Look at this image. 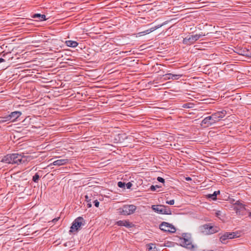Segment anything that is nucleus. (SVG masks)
<instances>
[{
	"instance_id": "nucleus-1",
	"label": "nucleus",
	"mask_w": 251,
	"mask_h": 251,
	"mask_svg": "<svg viewBox=\"0 0 251 251\" xmlns=\"http://www.w3.org/2000/svg\"><path fill=\"white\" fill-rule=\"evenodd\" d=\"M226 111H218L212 114L211 116L205 118L201 122V125H206L207 126H211L223 119L226 115Z\"/></svg>"
},
{
	"instance_id": "nucleus-2",
	"label": "nucleus",
	"mask_w": 251,
	"mask_h": 251,
	"mask_svg": "<svg viewBox=\"0 0 251 251\" xmlns=\"http://www.w3.org/2000/svg\"><path fill=\"white\" fill-rule=\"evenodd\" d=\"M179 243L182 247L188 249H195L196 246L193 244L191 235L189 233H183L179 239Z\"/></svg>"
},
{
	"instance_id": "nucleus-3",
	"label": "nucleus",
	"mask_w": 251,
	"mask_h": 251,
	"mask_svg": "<svg viewBox=\"0 0 251 251\" xmlns=\"http://www.w3.org/2000/svg\"><path fill=\"white\" fill-rule=\"evenodd\" d=\"M13 157L14 158V164H25L33 159L30 155H24L21 154L13 153Z\"/></svg>"
},
{
	"instance_id": "nucleus-4",
	"label": "nucleus",
	"mask_w": 251,
	"mask_h": 251,
	"mask_svg": "<svg viewBox=\"0 0 251 251\" xmlns=\"http://www.w3.org/2000/svg\"><path fill=\"white\" fill-rule=\"evenodd\" d=\"M204 34H196L189 35L183 39V43L185 44L191 45L198 40L201 37L204 36Z\"/></svg>"
},
{
	"instance_id": "nucleus-5",
	"label": "nucleus",
	"mask_w": 251,
	"mask_h": 251,
	"mask_svg": "<svg viewBox=\"0 0 251 251\" xmlns=\"http://www.w3.org/2000/svg\"><path fill=\"white\" fill-rule=\"evenodd\" d=\"M136 209V206L130 205H125L119 209V212L124 215H130L134 212Z\"/></svg>"
},
{
	"instance_id": "nucleus-6",
	"label": "nucleus",
	"mask_w": 251,
	"mask_h": 251,
	"mask_svg": "<svg viewBox=\"0 0 251 251\" xmlns=\"http://www.w3.org/2000/svg\"><path fill=\"white\" fill-rule=\"evenodd\" d=\"M152 209L155 212L161 214H171V210L165 206L162 205H152Z\"/></svg>"
},
{
	"instance_id": "nucleus-7",
	"label": "nucleus",
	"mask_w": 251,
	"mask_h": 251,
	"mask_svg": "<svg viewBox=\"0 0 251 251\" xmlns=\"http://www.w3.org/2000/svg\"><path fill=\"white\" fill-rule=\"evenodd\" d=\"M238 237V233L236 232H226L222 235L220 237V240L223 244H226L228 239H232Z\"/></svg>"
},
{
	"instance_id": "nucleus-8",
	"label": "nucleus",
	"mask_w": 251,
	"mask_h": 251,
	"mask_svg": "<svg viewBox=\"0 0 251 251\" xmlns=\"http://www.w3.org/2000/svg\"><path fill=\"white\" fill-rule=\"evenodd\" d=\"M160 228L162 230L171 233H174L176 231L174 226L166 222H163L160 225Z\"/></svg>"
},
{
	"instance_id": "nucleus-9",
	"label": "nucleus",
	"mask_w": 251,
	"mask_h": 251,
	"mask_svg": "<svg viewBox=\"0 0 251 251\" xmlns=\"http://www.w3.org/2000/svg\"><path fill=\"white\" fill-rule=\"evenodd\" d=\"M21 114L22 113L20 111H14L11 112L8 116L4 118V120H2L1 122H4L8 121L14 122L16 119H17L21 115Z\"/></svg>"
},
{
	"instance_id": "nucleus-10",
	"label": "nucleus",
	"mask_w": 251,
	"mask_h": 251,
	"mask_svg": "<svg viewBox=\"0 0 251 251\" xmlns=\"http://www.w3.org/2000/svg\"><path fill=\"white\" fill-rule=\"evenodd\" d=\"M80 48L79 49V59H84L85 58H87L89 56L90 52L85 47H84L83 49L82 47V43H80Z\"/></svg>"
},
{
	"instance_id": "nucleus-11",
	"label": "nucleus",
	"mask_w": 251,
	"mask_h": 251,
	"mask_svg": "<svg viewBox=\"0 0 251 251\" xmlns=\"http://www.w3.org/2000/svg\"><path fill=\"white\" fill-rule=\"evenodd\" d=\"M78 229V218H76L70 227L69 233L70 234H76Z\"/></svg>"
},
{
	"instance_id": "nucleus-12",
	"label": "nucleus",
	"mask_w": 251,
	"mask_h": 251,
	"mask_svg": "<svg viewBox=\"0 0 251 251\" xmlns=\"http://www.w3.org/2000/svg\"><path fill=\"white\" fill-rule=\"evenodd\" d=\"M14 158L13 157V154H8L5 156L1 160V162L8 163L14 164Z\"/></svg>"
},
{
	"instance_id": "nucleus-13",
	"label": "nucleus",
	"mask_w": 251,
	"mask_h": 251,
	"mask_svg": "<svg viewBox=\"0 0 251 251\" xmlns=\"http://www.w3.org/2000/svg\"><path fill=\"white\" fill-rule=\"evenodd\" d=\"M68 162V159H60L53 161L52 163L49 165V166H51L52 165L54 166H61L66 164Z\"/></svg>"
},
{
	"instance_id": "nucleus-14",
	"label": "nucleus",
	"mask_w": 251,
	"mask_h": 251,
	"mask_svg": "<svg viewBox=\"0 0 251 251\" xmlns=\"http://www.w3.org/2000/svg\"><path fill=\"white\" fill-rule=\"evenodd\" d=\"M116 224L119 226H124L126 227H131L132 226V223L127 220H120L117 222Z\"/></svg>"
},
{
	"instance_id": "nucleus-15",
	"label": "nucleus",
	"mask_w": 251,
	"mask_h": 251,
	"mask_svg": "<svg viewBox=\"0 0 251 251\" xmlns=\"http://www.w3.org/2000/svg\"><path fill=\"white\" fill-rule=\"evenodd\" d=\"M164 79L166 80H168L170 79L176 80L179 79L180 77L182 76L181 75H173L172 74H167L164 75Z\"/></svg>"
},
{
	"instance_id": "nucleus-16",
	"label": "nucleus",
	"mask_w": 251,
	"mask_h": 251,
	"mask_svg": "<svg viewBox=\"0 0 251 251\" xmlns=\"http://www.w3.org/2000/svg\"><path fill=\"white\" fill-rule=\"evenodd\" d=\"M32 17L33 18H38L39 21H45L47 20L45 15L40 14H35L32 16Z\"/></svg>"
},
{
	"instance_id": "nucleus-17",
	"label": "nucleus",
	"mask_w": 251,
	"mask_h": 251,
	"mask_svg": "<svg viewBox=\"0 0 251 251\" xmlns=\"http://www.w3.org/2000/svg\"><path fill=\"white\" fill-rule=\"evenodd\" d=\"M205 229H208V231H207V233L208 234H213L218 231L217 230L215 229L214 227L212 226H209L208 225L205 226Z\"/></svg>"
},
{
	"instance_id": "nucleus-18",
	"label": "nucleus",
	"mask_w": 251,
	"mask_h": 251,
	"mask_svg": "<svg viewBox=\"0 0 251 251\" xmlns=\"http://www.w3.org/2000/svg\"><path fill=\"white\" fill-rule=\"evenodd\" d=\"M66 44L67 46L70 47H75L77 46L78 43L75 41H66Z\"/></svg>"
},
{
	"instance_id": "nucleus-19",
	"label": "nucleus",
	"mask_w": 251,
	"mask_h": 251,
	"mask_svg": "<svg viewBox=\"0 0 251 251\" xmlns=\"http://www.w3.org/2000/svg\"><path fill=\"white\" fill-rule=\"evenodd\" d=\"M215 216L221 220H224V216L221 211H217L215 212Z\"/></svg>"
},
{
	"instance_id": "nucleus-20",
	"label": "nucleus",
	"mask_w": 251,
	"mask_h": 251,
	"mask_svg": "<svg viewBox=\"0 0 251 251\" xmlns=\"http://www.w3.org/2000/svg\"><path fill=\"white\" fill-rule=\"evenodd\" d=\"M39 175L36 173L33 176V178H32V180L34 182H37L39 179Z\"/></svg>"
},
{
	"instance_id": "nucleus-21",
	"label": "nucleus",
	"mask_w": 251,
	"mask_h": 251,
	"mask_svg": "<svg viewBox=\"0 0 251 251\" xmlns=\"http://www.w3.org/2000/svg\"><path fill=\"white\" fill-rule=\"evenodd\" d=\"M207 197L213 200H216L217 198H215V195L212 194H209L207 195Z\"/></svg>"
},
{
	"instance_id": "nucleus-22",
	"label": "nucleus",
	"mask_w": 251,
	"mask_h": 251,
	"mask_svg": "<svg viewBox=\"0 0 251 251\" xmlns=\"http://www.w3.org/2000/svg\"><path fill=\"white\" fill-rule=\"evenodd\" d=\"M125 185V183L122 182L121 181H119L118 183V186L120 188H123Z\"/></svg>"
},
{
	"instance_id": "nucleus-23",
	"label": "nucleus",
	"mask_w": 251,
	"mask_h": 251,
	"mask_svg": "<svg viewBox=\"0 0 251 251\" xmlns=\"http://www.w3.org/2000/svg\"><path fill=\"white\" fill-rule=\"evenodd\" d=\"M84 221H83V218H82L81 217H79V227L82 225H84Z\"/></svg>"
},
{
	"instance_id": "nucleus-24",
	"label": "nucleus",
	"mask_w": 251,
	"mask_h": 251,
	"mask_svg": "<svg viewBox=\"0 0 251 251\" xmlns=\"http://www.w3.org/2000/svg\"><path fill=\"white\" fill-rule=\"evenodd\" d=\"M157 180L159 181V182H162V183H164L165 182V180L164 178H163L162 177H159L158 176L157 178Z\"/></svg>"
},
{
	"instance_id": "nucleus-25",
	"label": "nucleus",
	"mask_w": 251,
	"mask_h": 251,
	"mask_svg": "<svg viewBox=\"0 0 251 251\" xmlns=\"http://www.w3.org/2000/svg\"><path fill=\"white\" fill-rule=\"evenodd\" d=\"M160 187L158 186V185H156V186H154V185H151V191H155L156 190V188H159Z\"/></svg>"
},
{
	"instance_id": "nucleus-26",
	"label": "nucleus",
	"mask_w": 251,
	"mask_h": 251,
	"mask_svg": "<svg viewBox=\"0 0 251 251\" xmlns=\"http://www.w3.org/2000/svg\"><path fill=\"white\" fill-rule=\"evenodd\" d=\"M166 203L170 205H173L175 203V201L174 200L168 201H166Z\"/></svg>"
},
{
	"instance_id": "nucleus-27",
	"label": "nucleus",
	"mask_w": 251,
	"mask_h": 251,
	"mask_svg": "<svg viewBox=\"0 0 251 251\" xmlns=\"http://www.w3.org/2000/svg\"><path fill=\"white\" fill-rule=\"evenodd\" d=\"M132 184L130 182H128L126 184V186L127 189H130L131 188V187L132 186Z\"/></svg>"
},
{
	"instance_id": "nucleus-28",
	"label": "nucleus",
	"mask_w": 251,
	"mask_h": 251,
	"mask_svg": "<svg viewBox=\"0 0 251 251\" xmlns=\"http://www.w3.org/2000/svg\"><path fill=\"white\" fill-rule=\"evenodd\" d=\"M248 52L249 51L248 50H247V51H243V52L241 53V54L243 55L249 56V54H248Z\"/></svg>"
},
{
	"instance_id": "nucleus-29",
	"label": "nucleus",
	"mask_w": 251,
	"mask_h": 251,
	"mask_svg": "<svg viewBox=\"0 0 251 251\" xmlns=\"http://www.w3.org/2000/svg\"><path fill=\"white\" fill-rule=\"evenodd\" d=\"M94 205L96 207H98L99 206V202L97 200H95L94 201Z\"/></svg>"
},
{
	"instance_id": "nucleus-30",
	"label": "nucleus",
	"mask_w": 251,
	"mask_h": 251,
	"mask_svg": "<svg viewBox=\"0 0 251 251\" xmlns=\"http://www.w3.org/2000/svg\"><path fill=\"white\" fill-rule=\"evenodd\" d=\"M161 26H162L161 25H158V26H155V27H153V28H151V31H153V30H155V29H157V28H158L159 27H160Z\"/></svg>"
},
{
	"instance_id": "nucleus-31",
	"label": "nucleus",
	"mask_w": 251,
	"mask_h": 251,
	"mask_svg": "<svg viewBox=\"0 0 251 251\" xmlns=\"http://www.w3.org/2000/svg\"><path fill=\"white\" fill-rule=\"evenodd\" d=\"M235 204H237L239 205V207L241 208H243L244 209L245 207H244V206L243 204H242V203H238V202H237Z\"/></svg>"
},
{
	"instance_id": "nucleus-32",
	"label": "nucleus",
	"mask_w": 251,
	"mask_h": 251,
	"mask_svg": "<svg viewBox=\"0 0 251 251\" xmlns=\"http://www.w3.org/2000/svg\"><path fill=\"white\" fill-rule=\"evenodd\" d=\"M220 194V191H215L214 193H213V195H215V198H217V195L219 194Z\"/></svg>"
},
{
	"instance_id": "nucleus-33",
	"label": "nucleus",
	"mask_w": 251,
	"mask_h": 251,
	"mask_svg": "<svg viewBox=\"0 0 251 251\" xmlns=\"http://www.w3.org/2000/svg\"><path fill=\"white\" fill-rule=\"evenodd\" d=\"M59 218L58 217V218H54V219H53L52 220V222L55 223V222H57V221L58 220Z\"/></svg>"
},
{
	"instance_id": "nucleus-34",
	"label": "nucleus",
	"mask_w": 251,
	"mask_h": 251,
	"mask_svg": "<svg viewBox=\"0 0 251 251\" xmlns=\"http://www.w3.org/2000/svg\"><path fill=\"white\" fill-rule=\"evenodd\" d=\"M183 107L184 108H188V107H189V106H187V104H184L183 105Z\"/></svg>"
},
{
	"instance_id": "nucleus-35",
	"label": "nucleus",
	"mask_w": 251,
	"mask_h": 251,
	"mask_svg": "<svg viewBox=\"0 0 251 251\" xmlns=\"http://www.w3.org/2000/svg\"><path fill=\"white\" fill-rule=\"evenodd\" d=\"M87 205H88V207H91V203H89L88 202V203H87Z\"/></svg>"
},
{
	"instance_id": "nucleus-36",
	"label": "nucleus",
	"mask_w": 251,
	"mask_h": 251,
	"mask_svg": "<svg viewBox=\"0 0 251 251\" xmlns=\"http://www.w3.org/2000/svg\"><path fill=\"white\" fill-rule=\"evenodd\" d=\"M193 250L192 251H203V250H198L195 249H193Z\"/></svg>"
},
{
	"instance_id": "nucleus-37",
	"label": "nucleus",
	"mask_w": 251,
	"mask_h": 251,
	"mask_svg": "<svg viewBox=\"0 0 251 251\" xmlns=\"http://www.w3.org/2000/svg\"><path fill=\"white\" fill-rule=\"evenodd\" d=\"M4 61V60L2 58H0V62H3Z\"/></svg>"
},
{
	"instance_id": "nucleus-38",
	"label": "nucleus",
	"mask_w": 251,
	"mask_h": 251,
	"mask_svg": "<svg viewBox=\"0 0 251 251\" xmlns=\"http://www.w3.org/2000/svg\"><path fill=\"white\" fill-rule=\"evenodd\" d=\"M186 179L187 180H191V178H190V177H186Z\"/></svg>"
},
{
	"instance_id": "nucleus-39",
	"label": "nucleus",
	"mask_w": 251,
	"mask_h": 251,
	"mask_svg": "<svg viewBox=\"0 0 251 251\" xmlns=\"http://www.w3.org/2000/svg\"><path fill=\"white\" fill-rule=\"evenodd\" d=\"M249 217H250V218H251V212H250L249 214Z\"/></svg>"
},
{
	"instance_id": "nucleus-40",
	"label": "nucleus",
	"mask_w": 251,
	"mask_h": 251,
	"mask_svg": "<svg viewBox=\"0 0 251 251\" xmlns=\"http://www.w3.org/2000/svg\"><path fill=\"white\" fill-rule=\"evenodd\" d=\"M203 251H213V250H208V251L203 250Z\"/></svg>"
},
{
	"instance_id": "nucleus-41",
	"label": "nucleus",
	"mask_w": 251,
	"mask_h": 251,
	"mask_svg": "<svg viewBox=\"0 0 251 251\" xmlns=\"http://www.w3.org/2000/svg\"><path fill=\"white\" fill-rule=\"evenodd\" d=\"M85 197L86 199H87L88 198L87 196H85Z\"/></svg>"
},
{
	"instance_id": "nucleus-42",
	"label": "nucleus",
	"mask_w": 251,
	"mask_h": 251,
	"mask_svg": "<svg viewBox=\"0 0 251 251\" xmlns=\"http://www.w3.org/2000/svg\"><path fill=\"white\" fill-rule=\"evenodd\" d=\"M81 73V72L79 71V76H80L81 75H80V74Z\"/></svg>"
}]
</instances>
